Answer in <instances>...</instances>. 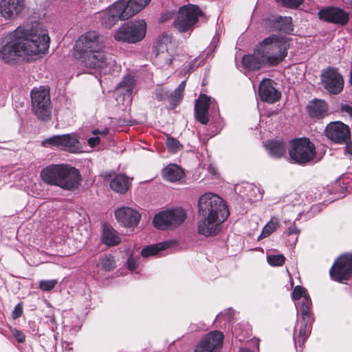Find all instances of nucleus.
<instances>
[{
	"label": "nucleus",
	"instance_id": "34",
	"mask_svg": "<svg viewBox=\"0 0 352 352\" xmlns=\"http://www.w3.org/2000/svg\"><path fill=\"white\" fill-rule=\"evenodd\" d=\"M134 80L131 76H126L118 84V87L123 88L126 92H131L133 87Z\"/></svg>",
	"mask_w": 352,
	"mask_h": 352
},
{
	"label": "nucleus",
	"instance_id": "26",
	"mask_svg": "<svg viewBox=\"0 0 352 352\" xmlns=\"http://www.w3.org/2000/svg\"><path fill=\"white\" fill-rule=\"evenodd\" d=\"M184 175L183 170L177 164H170L162 170V176L164 179L170 182L179 181Z\"/></svg>",
	"mask_w": 352,
	"mask_h": 352
},
{
	"label": "nucleus",
	"instance_id": "30",
	"mask_svg": "<svg viewBox=\"0 0 352 352\" xmlns=\"http://www.w3.org/2000/svg\"><path fill=\"white\" fill-rule=\"evenodd\" d=\"M170 245V242L164 241L155 245H151L145 247L141 251L143 257H148L157 254L160 251L164 250Z\"/></svg>",
	"mask_w": 352,
	"mask_h": 352
},
{
	"label": "nucleus",
	"instance_id": "22",
	"mask_svg": "<svg viewBox=\"0 0 352 352\" xmlns=\"http://www.w3.org/2000/svg\"><path fill=\"white\" fill-rule=\"evenodd\" d=\"M210 104V98L205 94L199 96L195 104L196 119L203 124L208 122V108Z\"/></svg>",
	"mask_w": 352,
	"mask_h": 352
},
{
	"label": "nucleus",
	"instance_id": "16",
	"mask_svg": "<svg viewBox=\"0 0 352 352\" xmlns=\"http://www.w3.org/2000/svg\"><path fill=\"white\" fill-rule=\"evenodd\" d=\"M25 0H1L0 14L7 21L16 19L25 8Z\"/></svg>",
	"mask_w": 352,
	"mask_h": 352
},
{
	"label": "nucleus",
	"instance_id": "28",
	"mask_svg": "<svg viewBox=\"0 0 352 352\" xmlns=\"http://www.w3.org/2000/svg\"><path fill=\"white\" fill-rule=\"evenodd\" d=\"M111 189L118 193H125L129 188V179L124 175H118L110 183Z\"/></svg>",
	"mask_w": 352,
	"mask_h": 352
},
{
	"label": "nucleus",
	"instance_id": "21",
	"mask_svg": "<svg viewBox=\"0 0 352 352\" xmlns=\"http://www.w3.org/2000/svg\"><path fill=\"white\" fill-rule=\"evenodd\" d=\"M302 324L298 338H295L296 347H301L310 334V328L314 321L311 309H301Z\"/></svg>",
	"mask_w": 352,
	"mask_h": 352
},
{
	"label": "nucleus",
	"instance_id": "6",
	"mask_svg": "<svg viewBox=\"0 0 352 352\" xmlns=\"http://www.w3.org/2000/svg\"><path fill=\"white\" fill-rule=\"evenodd\" d=\"M146 31V23L144 20L129 21L122 25L113 34L118 42L135 43L144 38Z\"/></svg>",
	"mask_w": 352,
	"mask_h": 352
},
{
	"label": "nucleus",
	"instance_id": "43",
	"mask_svg": "<svg viewBox=\"0 0 352 352\" xmlns=\"http://www.w3.org/2000/svg\"><path fill=\"white\" fill-rule=\"evenodd\" d=\"M11 333L19 342H23L25 340V336L22 331L16 329H10Z\"/></svg>",
	"mask_w": 352,
	"mask_h": 352
},
{
	"label": "nucleus",
	"instance_id": "40",
	"mask_svg": "<svg viewBox=\"0 0 352 352\" xmlns=\"http://www.w3.org/2000/svg\"><path fill=\"white\" fill-rule=\"evenodd\" d=\"M168 52V47L165 43V41L160 40L156 46V56L162 58L165 52Z\"/></svg>",
	"mask_w": 352,
	"mask_h": 352
},
{
	"label": "nucleus",
	"instance_id": "49",
	"mask_svg": "<svg viewBox=\"0 0 352 352\" xmlns=\"http://www.w3.org/2000/svg\"><path fill=\"white\" fill-rule=\"evenodd\" d=\"M23 314V309H14L12 313V316L13 319H16L20 317Z\"/></svg>",
	"mask_w": 352,
	"mask_h": 352
},
{
	"label": "nucleus",
	"instance_id": "9",
	"mask_svg": "<svg viewBox=\"0 0 352 352\" xmlns=\"http://www.w3.org/2000/svg\"><path fill=\"white\" fill-rule=\"evenodd\" d=\"M186 213L182 208L164 210L156 214L153 220L154 227L160 230L174 229L182 224Z\"/></svg>",
	"mask_w": 352,
	"mask_h": 352
},
{
	"label": "nucleus",
	"instance_id": "19",
	"mask_svg": "<svg viewBox=\"0 0 352 352\" xmlns=\"http://www.w3.org/2000/svg\"><path fill=\"white\" fill-rule=\"evenodd\" d=\"M325 133L328 138L337 143L346 142L350 138L348 126L341 122H334L326 126Z\"/></svg>",
	"mask_w": 352,
	"mask_h": 352
},
{
	"label": "nucleus",
	"instance_id": "23",
	"mask_svg": "<svg viewBox=\"0 0 352 352\" xmlns=\"http://www.w3.org/2000/svg\"><path fill=\"white\" fill-rule=\"evenodd\" d=\"M267 27L272 31L289 32L292 30V18L288 16H272L267 20Z\"/></svg>",
	"mask_w": 352,
	"mask_h": 352
},
{
	"label": "nucleus",
	"instance_id": "39",
	"mask_svg": "<svg viewBox=\"0 0 352 352\" xmlns=\"http://www.w3.org/2000/svg\"><path fill=\"white\" fill-rule=\"evenodd\" d=\"M296 307L299 308H309L311 305V300L308 294L304 297H300L295 302Z\"/></svg>",
	"mask_w": 352,
	"mask_h": 352
},
{
	"label": "nucleus",
	"instance_id": "50",
	"mask_svg": "<svg viewBox=\"0 0 352 352\" xmlns=\"http://www.w3.org/2000/svg\"><path fill=\"white\" fill-rule=\"evenodd\" d=\"M186 86V81L183 80L177 87V92H184Z\"/></svg>",
	"mask_w": 352,
	"mask_h": 352
},
{
	"label": "nucleus",
	"instance_id": "51",
	"mask_svg": "<svg viewBox=\"0 0 352 352\" xmlns=\"http://www.w3.org/2000/svg\"><path fill=\"white\" fill-rule=\"evenodd\" d=\"M346 151L352 155V142H349L346 145Z\"/></svg>",
	"mask_w": 352,
	"mask_h": 352
},
{
	"label": "nucleus",
	"instance_id": "11",
	"mask_svg": "<svg viewBox=\"0 0 352 352\" xmlns=\"http://www.w3.org/2000/svg\"><path fill=\"white\" fill-rule=\"evenodd\" d=\"M42 144L71 153H78L80 149L78 137L75 133L53 135L43 141Z\"/></svg>",
	"mask_w": 352,
	"mask_h": 352
},
{
	"label": "nucleus",
	"instance_id": "42",
	"mask_svg": "<svg viewBox=\"0 0 352 352\" xmlns=\"http://www.w3.org/2000/svg\"><path fill=\"white\" fill-rule=\"evenodd\" d=\"M283 4V6L287 8H297L303 1V0H276Z\"/></svg>",
	"mask_w": 352,
	"mask_h": 352
},
{
	"label": "nucleus",
	"instance_id": "29",
	"mask_svg": "<svg viewBox=\"0 0 352 352\" xmlns=\"http://www.w3.org/2000/svg\"><path fill=\"white\" fill-rule=\"evenodd\" d=\"M102 241L108 246H114L121 241L116 230L113 228L104 226L102 232Z\"/></svg>",
	"mask_w": 352,
	"mask_h": 352
},
{
	"label": "nucleus",
	"instance_id": "7",
	"mask_svg": "<svg viewBox=\"0 0 352 352\" xmlns=\"http://www.w3.org/2000/svg\"><path fill=\"white\" fill-rule=\"evenodd\" d=\"M289 155L299 164H305L316 157V147L308 138H301L290 142Z\"/></svg>",
	"mask_w": 352,
	"mask_h": 352
},
{
	"label": "nucleus",
	"instance_id": "53",
	"mask_svg": "<svg viewBox=\"0 0 352 352\" xmlns=\"http://www.w3.org/2000/svg\"><path fill=\"white\" fill-rule=\"evenodd\" d=\"M21 304H17V305L15 306V307H14V308H16V309L21 308Z\"/></svg>",
	"mask_w": 352,
	"mask_h": 352
},
{
	"label": "nucleus",
	"instance_id": "38",
	"mask_svg": "<svg viewBox=\"0 0 352 352\" xmlns=\"http://www.w3.org/2000/svg\"><path fill=\"white\" fill-rule=\"evenodd\" d=\"M168 98L170 99V104L173 107H175L182 99L183 92H177V89L172 92L170 95H168Z\"/></svg>",
	"mask_w": 352,
	"mask_h": 352
},
{
	"label": "nucleus",
	"instance_id": "41",
	"mask_svg": "<svg viewBox=\"0 0 352 352\" xmlns=\"http://www.w3.org/2000/svg\"><path fill=\"white\" fill-rule=\"evenodd\" d=\"M307 294L306 292V290L301 286H296L294 287L292 293L293 299L296 302L298 300L300 297H304Z\"/></svg>",
	"mask_w": 352,
	"mask_h": 352
},
{
	"label": "nucleus",
	"instance_id": "33",
	"mask_svg": "<svg viewBox=\"0 0 352 352\" xmlns=\"http://www.w3.org/2000/svg\"><path fill=\"white\" fill-rule=\"evenodd\" d=\"M108 133H109V130L107 129H104V130H102V131H100L98 129H96V130L93 131V132H92V133L94 135H98L99 134L100 135H105ZM87 142H88V144L90 146L94 147V146H96V145L99 144V142H100V138L98 136L89 138L87 140Z\"/></svg>",
	"mask_w": 352,
	"mask_h": 352
},
{
	"label": "nucleus",
	"instance_id": "45",
	"mask_svg": "<svg viewBox=\"0 0 352 352\" xmlns=\"http://www.w3.org/2000/svg\"><path fill=\"white\" fill-rule=\"evenodd\" d=\"M126 263H127V267L131 271L135 270L138 267L137 261L133 256H129L128 258Z\"/></svg>",
	"mask_w": 352,
	"mask_h": 352
},
{
	"label": "nucleus",
	"instance_id": "1",
	"mask_svg": "<svg viewBox=\"0 0 352 352\" xmlns=\"http://www.w3.org/2000/svg\"><path fill=\"white\" fill-rule=\"evenodd\" d=\"M9 41L0 48V58L8 64L29 61L34 56L44 54L49 47L50 37L45 32L19 28L10 34Z\"/></svg>",
	"mask_w": 352,
	"mask_h": 352
},
{
	"label": "nucleus",
	"instance_id": "3",
	"mask_svg": "<svg viewBox=\"0 0 352 352\" xmlns=\"http://www.w3.org/2000/svg\"><path fill=\"white\" fill-rule=\"evenodd\" d=\"M198 233L205 236L217 235L222 223L229 216V210L223 200L217 195L207 193L199 197Z\"/></svg>",
	"mask_w": 352,
	"mask_h": 352
},
{
	"label": "nucleus",
	"instance_id": "25",
	"mask_svg": "<svg viewBox=\"0 0 352 352\" xmlns=\"http://www.w3.org/2000/svg\"><path fill=\"white\" fill-rule=\"evenodd\" d=\"M307 111L312 118H322L327 115V105L322 100H314L307 105Z\"/></svg>",
	"mask_w": 352,
	"mask_h": 352
},
{
	"label": "nucleus",
	"instance_id": "37",
	"mask_svg": "<svg viewBox=\"0 0 352 352\" xmlns=\"http://www.w3.org/2000/svg\"><path fill=\"white\" fill-rule=\"evenodd\" d=\"M166 144L169 151L172 153L178 151L182 147V145L180 144V142L173 138H168L166 139Z\"/></svg>",
	"mask_w": 352,
	"mask_h": 352
},
{
	"label": "nucleus",
	"instance_id": "13",
	"mask_svg": "<svg viewBox=\"0 0 352 352\" xmlns=\"http://www.w3.org/2000/svg\"><path fill=\"white\" fill-rule=\"evenodd\" d=\"M318 18L325 22L344 26L349 21V13L336 6H327L318 12Z\"/></svg>",
	"mask_w": 352,
	"mask_h": 352
},
{
	"label": "nucleus",
	"instance_id": "20",
	"mask_svg": "<svg viewBox=\"0 0 352 352\" xmlns=\"http://www.w3.org/2000/svg\"><path fill=\"white\" fill-rule=\"evenodd\" d=\"M258 94L261 100L268 103L276 102L281 96L274 87V81L269 78H265L260 82Z\"/></svg>",
	"mask_w": 352,
	"mask_h": 352
},
{
	"label": "nucleus",
	"instance_id": "27",
	"mask_svg": "<svg viewBox=\"0 0 352 352\" xmlns=\"http://www.w3.org/2000/svg\"><path fill=\"white\" fill-rule=\"evenodd\" d=\"M269 154L276 158L281 157L286 152V145L282 141L272 140L265 144Z\"/></svg>",
	"mask_w": 352,
	"mask_h": 352
},
{
	"label": "nucleus",
	"instance_id": "15",
	"mask_svg": "<svg viewBox=\"0 0 352 352\" xmlns=\"http://www.w3.org/2000/svg\"><path fill=\"white\" fill-rule=\"evenodd\" d=\"M321 82L324 88L332 94H339L344 87L342 75L334 68H328L322 72Z\"/></svg>",
	"mask_w": 352,
	"mask_h": 352
},
{
	"label": "nucleus",
	"instance_id": "4",
	"mask_svg": "<svg viewBox=\"0 0 352 352\" xmlns=\"http://www.w3.org/2000/svg\"><path fill=\"white\" fill-rule=\"evenodd\" d=\"M104 37L96 31L91 30L80 36L75 45V52L85 67L101 69L108 63L104 53Z\"/></svg>",
	"mask_w": 352,
	"mask_h": 352
},
{
	"label": "nucleus",
	"instance_id": "35",
	"mask_svg": "<svg viewBox=\"0 0 352 352\" xmlns=\"http://www.w3.org/2000/svg\"><path fill=\"white\" fill-rule=\"evenodd\" d=\"M267 258L268 263L272 266H281L285 261V258L283 254L270 255Z\"/></svg>",
	"mask_w": 352,
	"mask_h": 352
},
{
	"label": "nucleus",
	"instance_id": "24",
	"mask_svg": "<svg viewBox=\"0 0 352 352\" xmlns=\"http://www.w3.org/2000/svg\"><path fill=\"white\" fill-rule=\"evenodd\" d=\"M125 11L126 16L131 18L143 8H144L151 0H118Z\"/></svg>",
	"mask_w": 352,
	"mask_h": 352
},
{
	"label": "nucleus",
	"instance_id": "10",
	"mask_svg": "<svg viewBox=\"0 0 352 352\" xmlns=\"http://www.w3.org/2000/svg\"><path fill=\"white\" fill-rule=\"evenodd\" d=\"M201 14L199 7L195 5H186L181 7L174 21V26L181 32L190 30L198 21Z\"/></svg>",
	"mask_w": 352,
	"mask_h": 352
},
{
	"label": "nucleus",
	"instance_id": "17",
	"mask_svg": "<svg viewBox=\"0 0 352 352\" xmlns=\"http://www.w3.org/2000/svg\"><path fill=\"white\" fill-rule=\"evenodd\" d=\"M223 334L219 331L208 333L202 339L195 352H217L223 344Z\"/></svg>",
	"mask_w": 352,
	"mask_h": 352
},
{
	"label": "nucleus",
	"instance_id": "47",
	"mask_svg": "<svg viewBox=\"0 0 352 352\" xmlns=\"http://www.w3.org/2000/svg\"><path fill=\"white\" fill-rule=\"evenodd\" d=\"M342 112L347 113L352 118V107L348 104H344L341 107Z\"/></svg>",
	"mask_w": 352,
	"mask_h": 352
},
{
	"label": "nucleus",
	"instance_id": "18",
	"mask_svg": "<svg viewBox=\"0 0 352 352\" xmlns=\"http://www.w3.org/2000/svg\"><path fill=\"white\" fill-rule=\"evenodd\" d=\"M117 221L123 227L134 229L140 222L141 215L130 207H121L115 211Z\"/></svg>",
	"mask_w": 352,
	"mask_h": 352
},
{
	"label": "nucleus",
	"instance_id": "5",
	"mask_svg": "<svg viewBox=\"0 0 352 352\" xmlns=\"http://www.w3.org/2000/svg\"><path fill=\"white\" fill-rule=\"evenodd\" d=\"M41 177L47 184L69 191L78 189L81 181L79 170L68 164H52L47 166L41 170Z\"/></svg>",
	"mask_w": 352,
	"mask_h": 352
},
{
	"label": "nucleus",
	"instance_id": "54",
	"mask_svg": "<svg viewBox=\"0 0 352 352\" xmlns=\"http://www.w3.org/2000/svg\"><path fill=\"white\" fill-rule=\"evenodd\" d=\"M350 81H351V84L352 85V69H351V80H350Z\"/></svg>",
	"mask_w": 352,
	"mask_h": 352
},
{
	"label": "nucleus",
	"instance_id": "46",
	"mask_svg": "<svg viewBox=\"0 0 352 352\" xmlns=\"http://www.w3.org/2000/svg\"><path fill=\"white\" fill-rule=\"evenodd\" d=\"M300 230L296 228V226L294 224H293L290 227H289L287 231V234L290 236L292 234H298Z\"/></svg>",
	"mask_w": 352,
	"mask_h": 352
},
{
	"label": "nucleus",
	"instance_id": "2",
	"mask_svg": "<svg viewBox=\"0 0 352 352\" xmlns=\"http://www.w3.org/2000/svg\"><path fill=\"white\" fill-rule=\"evenodd\" d=\"M289 47L287 36L272 34L258 43L252 54L243 57L242 65L249 70L276 66L287 56Z\"/></svg>",
	"mask_w": 352,
	"mask_h": 352
},
{
	"label": "nucleus",
	"instance_id": "36",
	"mask_svg": "<svg viewBox=\"0 0 352 352\" xmlns=\"http://www.w3.org/2000/svg\"><path fill=\"white\" fill-rule=\"evenodd\" d=\"M58 280H42L39 282L38 287L43 292H48L54 288L57 285Z\"/></svg>",
	"mask_w": 352,
	"mask_h": 352
},
{
	"label": "nucleus",
	"instance_id": "48",
	"mask_svg": "<svg viewBox=\"0 0 352 352\" xmlns=\"http://www.w3.org/2000/svg\"><path fill=\"white\" fill-rule=\"evenodd\" d=\"M175 12L173 11H168L166 13H164L162 16V21H165L168 20L169 19L172 18L174 16Z\"/></svg>",
	"mask_w": 352,
	"mask_h": 352
},
{
	"label": "nucleus",
	"instance_id": "44",
	"mask_svg": "<svg viewBox=\"0 0 352 352\" xmlns=\"http://www.w3.org/2000/svg\"><path fill=\"white\" fill-rule=\"evenodd\" d=\"M155 95L158 100H164L168 97V93L163 87H159L155 91Z\"/></svg>",
	"mask_w": 352,
	"mask_h": 352
},
{
	"label": "nucleus",
	"instance_id": "32",
	"mask_svg": "<svg viewBox=\"0 0 352 352\" xmlns=\"http://www.w3.org/2000/svg\"><path fill=\"white\" fill-rule=\"evenodd\" d=\"M279 225V221L276 218H272L263 228L258 239H261L270 236L273 233Z\"/></svg>",
	"mask_w": 352,
	"mask_h": 352
},
{
	"label": "nucleus",
	"instance_id": "12",
	"mask_svg": "<svg viewBox=\"0 0 352 352\" xmlns=\"http://www.w3.org/2000/svg\"><path fill=\"white\" fill-rule=\"evenodd\" d=\"M125 11L119 1H116L106 10L99 14L101 24L107 28H111L119 21L129 19L125 15Z\"/></svg>",
	"mask_w": 352,
	"mask_h": 352
},
{
	"label": "nucleus",
	"instance_id": "52",
	"mask_svg": "<svg viewBox=\"0 0 352 352\" xmlns=\"http://www.w3.org/2000/svg\"><path fill=\"white\" fill-rule=\"evenodd\" d=\"M240 352H252V351L248 349H241L240 350Z\"/></svg>",
	"mask_w": 352,
	"mask_h": 352
},
{
	"label": "nucleus",
	"instance_id": "14",
	"mask_svg": "<svg viewBox=\"0 0 352 352\" xmlns=\"http://www.w3.org/2000/svg\"><path fill=\"white\" fill-rule=\"evenodd\" d=\"M330 274L338 282L348 280L352 274V254L341 256L332 266Z\"/></svg>",
	"mask_w": 352,
	"mask_h": 352
},
{
	"label": "nucleus",
	"instance_id": "31",
	"mask_svg": "<svg viewBox=\"0 0 352 352\" xmlns=\"http://www.w3.org/2000/svg\"><path fill=\"white\" fill-rule=\"evenodd\" d=\"M98 266L105 272H110L116 267L115 260L111 254H104L100 257Z\"/></svg>",
	"mask_w": 352,
	"mask_h": 352
},
{
	"label": "nucleus",
	"instance_id": "8",
	"mask_svg": "<svg viewBox=\"0 0 352 352\" xmlns=\"http://www.w3.org/2000/svg\"><path fill=\"white\" fill-rule=\"evenodd\" d=\"M32 107L34 113L42 120L51 117L50 90L45 87L34 88L31 91Z\"/></svg>",
	"mask_w": 352,
	"mask_h": 352
}]
</instances>
